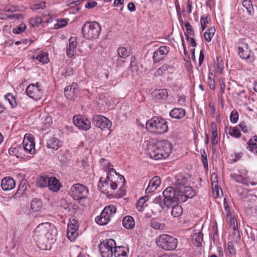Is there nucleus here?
I'll use <instances>...</instances> for the list:
<instances>
[{"mask_svg":"<svg viewBox=\"0 0 257 257\" xmlns=\"http://www.w3.org/2000/svg\"><path fill=\"white\" fill-rule=\"evenodd\" d=\"M42 207V203L40 199L35 198L32 200L31 204V209L36 212L40 210Z\"/></svg>","mask_w":257,"mask_h":257,"instance_id":"obj_37","label":"nucleus"},{"mask_svg":"<svg viewBox=\"0 0 257 257\" xmlns=\"http://www.w3.org/2000/svg\"><path fill=\"white\" fill-rule=\"evenodd\" d=\"M122 225L126 229H133L135 226V220L131 216H126L122 220Z\"/></svg>","mask_w":257,"mask_h":257,"instance_id":"obj_33","label":"nucleus"},{"mask_svg":"<svg viewBox=\"0 0 257 257\" xmlns=\"http://www.w3.org/2000/svg\"><path fill=\"white\" fill-rule=\"evenodd\" d=\"M116 211V209L113 205L105 206L100 214L96 217L95 222L100 225L107 224L115 213Z\"/></svg>","mask_w":257,"mask_h":257,"instance_id":"obj_7","label":"nucleus"},{"mask_svg":"<svg viewBox=\"0 0 257 257\" xmlns=\"http://www.w3.org/2000/svg\"><path fill=\"white\" fill-rule=\"evenodd\" d=\"M153 93L155 98L157 99H166L168 96L166 89L155 90Z\"/></svg>","mask_w":257,"mask_h":257,"instance_id":"obj_34","label":"nucleus"},{"mask_svg":"<svg viewBox=\"0 0 257 257\" xmlns=\"http://www.w3.org/2000/svg\"><path fill=\"white\" fill-rule=\"evenodd\" d=\"M151 226L156 229H164L165 225L164 223H161L160 221L157 218H153L151 219L150 222Z\"/></svg>","mask_w":257,"mask_h":257,"instance_id":"obj_40","label":"nucleus"},{"mask_svg":"<svg viewBox=\"0 0 257 257\" xmlns=\"http://www.w3.org/2000/svg\"><path fill=\"white\" fill-rule=\"evenodd\" d=\"M101 30V26L96 22H86L81 29L83 37L89 40L97 39Z\"/></svg>","mask_w":257,"mask_h":257,"instance_id":"obj_5","label":"nucleus"},{"mask_svg":"<svg viewBox=\"0 0 257 257\" xmlns=\"http://www.w3.org/2000/svg\"><path fill=\"white\" fill-rule=\"evenodd\" d=\"M227 246L230 253L232 255H234L235 254L236 251L235 248L234 247L233 242L231 241L228 242Z\"/></svg>","mask_w":257,"mask_h":257,"instance_id":"obj_56","label":"nucleus"},{"mask_svg":"<svg viewBox=\"0 0 257 257\" xmlns=\"http://www.w3.org/2000/svg\"><path fill=\"white\" fill-rule=\"evenodd\" d=\"M242 6L246 10L247 13L249 15L254 13V10L250 0H243L242 2Z\"/></svg>","mask_w":257,"mask_h":257,"instance_id":"obj_39","label":"nucleus"},{"mask_svg":"<svg viewBox=\"0 0 257 257\" xmlns=\"http://www.w3.org/2000/svg\"><path fill=\"white\" fill-rule=\"evenodd\" d=\"M116 245L115 241L112 239H106L101 242L99 245V249L102 257H112L113 248Z\"/></svg>","mask_w":257,"mask_h":257,"instance_id":"obj_10","label":"nucleus"},{"mask_svg":"<svg viewBox=\"0 0 257 257\" xmlns=\"http://www.w3.org/2000/svg\"><path fill=\"white\" fill-rule=\"evenodd\" d=\"M70 87L71 88V92L74 94H77L78 91V84L76 83L73 82L72 83Z\"/></svg>","mask_w":257,"mask_h":257,"instance_id":"obj_60","label":"nucleus"},{"mask_svg":"<svg viewBox=\"0 0 257 257\" xmlns=\"http://www.w3.org/2000/svg\"><path fill=\"white\" fill-rule=\"evenodd\" d=\"M117 52L119 57L125 58L130 55L131 49L124 47H120L117 49Z\"/></svg>","mask_w":257,"mask_h":257,"instance_id":"obj_41","label":"nucleus"},{"mask_svg":"<svg viewBox=\"0 0 257 257\" xmlns=\"http://www.w3.org/2000/svg\"><path fill=\"white\" fill-rule=\"evenodd\" d=\"M210 20L209 17H206L205 18L202 17L200 19V23L202 30H204L206 27L207 24L208 23V21Z\"/></svg>","mask_w":257,"mask_h":257,"instance_id":"obj_53","label":"nucleus"},{"mask_svg":"<svg viewBox=\"0 0 257 257\" xmlns=\"http://www.w3.org/2000/svg\"><path fill=\"white\" fill-rule=\"evenodd\" d=\"M148 199V196H144L139 199L136 204V207L139 211H143L144 208L147 206V204L146 203V202Z\"/></svg>","mask_w":257,"mask_h":257,"instance_id":"obj_38","label":"nucleus"},{"mask_svg":"<svg viewBox=\"0 0 257 257\" xmlns=\"http://www.w3.org/2000/svg\"><path fill=\"white\" fill-rule=\"evenodd\" d=\"M97 3L94 1H89L85 4V8L86 9L94 8L97 6Z\"/></svg>","mask_w":257,"mask_h":257,"instance_id":"obj_57","label":"nucleus"},{"mask_svg":"<svg viewBox=\"0 0 257 257\" xmlns=\"http://www.w3.org/2000/svg\"><path fill=\"white\" fill-rule=\"evenodd\" d=\"M185 27L186 29V33L185 34V37L186 36H193L194 35V30L193 29V28L192 26L190 25V24L189 22H186L184 24Z\"/></svg>","mask_w":257,"mask_h":257,"instance_id":"obj_47","label":"nucleus"},{"mask_svg":"<svg viewBox=\"0 0 257 257\" xmlns=\"http://www.w3.org/2000/svg\"><path fill=\"white\" fill-rule=\"evenodd\" d=\"M208 85L211 90H214L215 88V81L211 79L210 77L208 78Z\"/></svg>","mask_w":257,"mask_h":257,"instance_id":"obj_62","label":"nucleus"},{"mask_svg":"<svg viewBox=\"0 0 257 257\" xmlns=\"http://www.w3.org/2000/svg\"><path fill=\"white\" fill-rule=\"evenodd\" d=\"M170 201L162 198L161 196L156 197L153 200V203L158 204L159 206L165 211H168L169 209V206H170Z\"/></svg>","mask_w":257,"mask_h":257,"instance_id":"obj_21","label":"nucleus"},{"mask_svg":"<svg viewBox=\"0 0 257 257\" xmlns=\"http://www.w3.org/2000/svg\"><path fill=\"white\" fill-rule=\"evenodd\" d=\"M161 180L159 176L154 177L149 182V185L147 188L146 191L152 192L155 191L160 185Z\"/></svg>","mask_w":257,"mask_h":257,"instance_id":"obj_22","label":"nucleus"},{"mask_svg":"<svg viewBox=\"0 0 257 257\" xmlns=\"http://www.w3.org/2000/svg\"><path fill=\"white\" fill-rule=\"evenodd\" d=\"M156 242L158 247L166 251L175 250L178 243L176 238L167 234H162L158 236Z\"/></svg>","mask_w":257,"mask_h":257,"instance_id":"obj_6","label":"nucleus"},{"mask_svg":"<svg viewBox=\"0 0 257 257\" xmlns=\"http://www.w3.org/2000/svg\"><path fill=\"white\" fill-rule=\"evenodd\" d=\"M227 220L229 228L231 229L238 227L236 219L234 217H231L230 212L227 214Z\"/></svg>","mask_w":257,"mask_h":257,"instance_id":"obj_43","label":"nucleus"},{"mask_svg":"<svg viewBox=\"0 0 257 257\" xmlns=\"http://www.w3.org/2000/svg\"><path fill=\"white\" fill-rule=\"evenodd\" d=\"M32 10H43L46 8V3H38L33 4L31 7Z\"/></svg>","mask_w":257,"mask_h":257,"instance_id":"obj_49","label":"nucleus"},{"mask_svg":"<svg viewBox=\"0 0 257 257\" xmlns=\"http://www.w3.org/2000/svg\"><path fill=\"white\" fill-rule=\"evenodd\" d=\"M148 131L154 134H162L168 130L167 122L159 117H153L146 123Z\"/></svg>","mask_w":257,"mask_h":257,"instance_id":"obj_4","label":"nucleus"},{"mask_svg":"<svg viewBox=\"0 0 257 257\" xmlns=\"http://www.w3.org/2000/svg\"><path fill=\"white\" fill-rule=\"evenodd\" d=\"M228 134L231 137L235 138H239L241 135L238 128L235 127H230L228 128Z\"/></svg>","mask_w":257,"mask_h":257,"instance_id":"obj_46","label":"nucleus"},{"mask_svg":"<svg viewBox=\"0 0 257 257\" xmlns=\"http://www.w3.org/2000/svg\"><path fill=\"white\" fill-rule=\"evenodd\" d=\"M218 134L217 131H212V139H211V143L213 146H215L218 143Z\"/></svg>","mask_w":257,"mask_h":257,"instance_id":"obj_54","label":"nucleus"},{"mask_svg":"<svg viewBox=\"0 0 257 257\" xmlns=\"http://www.w3.org/2000/svg\"><path fill=\"white\" fill-rule=\"evenodd\" d=\"M34 137L33 135L27 134L23 142L24 151H26L30 154L33 155L36 153L35 143Z\"/></svg>","mask_w":257,"mask_h":257,"instance_id":"obj_13","label":"nucleus"},{"mask_svg":"<svg viewBox=\"0 0 257 257\" xmlns=\"http://www.w3.org/2000/svg\"><path fill=\"white\" fill-rule=\"evenodd\" d=\"M246 149L257 154V136H253L247 143Z\"/></svg>","mask_w":257,"mask_h":257,"instance_id":"obj_32","label":"nucleus"},{"mask_svg":"<svg viewBox=\"0 0 257 257\" xmlns=\"http://www.w3.org/2000/svg\"><path fill=\"white\" fill-rule=\"evenodd\" d=\"M230 121L232 123H236L238 119V113L237 111L233 110L230 115Z\"/></svg>","mask_w":257,"mask_h":257,"instance_id":"obj_52","label":"nucleus"},{"mask_svg":"<svg viewBox=\"0 0 257 257\" xmlns=\"http://www.w3.org/2000/svg\"><path fill=\"white\" fill-rule=\"evenodd\" d=\"M128 250L129 249L126 246L115 245L113 255L115 257H127Z\"/></svg>","mask_w":257,"mask_h":257,"instance_id":"obj_25","label":"nucleus"},{"mask_svg":"<svg viewBox=\"0 0 257 257\" xmlns=\"http://www.w3.org/2000/svg\"><path fill=\"white\" fill-rule=\"evenodd\" d=\"M230 178L237 183L248 185V181L246 178L241 174L232 173L229 175Z\"/></svg>","mask_w":257,"mask_h":257,"instance_id":"obj_29","label":"nucleus"},{"mask_svg":"<svg viewBox=\"0 0 257 257\" xmlns=\"http://www.w3.org/2000/svg\"><path fill=\"white\" fill-rule=\"evenodd\" d=\"M125 180L123 176L117 173L113 168L110 169L107 173L106 177H101L99 186L101 185L103 189L106 190L109 187L115 190L118 186L121 188L125 184Z\"/></svg>","mask_w":257,"mask_h":257,"instance_id":"obj_2","label":"nucleus"},{"mask_svg":"<svg viewBox=\"0 0 257 257\" xmlns=\"http://www.w3.org/2000/svg\"><path fill=\"white\" fill-rule=\"evenodd\" d=\"M239 126L241 129L242 131L244 133H247L248 132V128L247 126L245 124V123L243 122H241L239 124Z\"/></svg>","mask_w":257,"mask_h":257,"instance_id":"obj_63","label":"nucleus"},{"mask_svg":"<svg viewBox=\"0 0 257 257\" xmlns=\"http://www.w3.org/2000/svg\"><path fill=\"white\" fill-rule=\"evenodd\" d=\"M241 46L237 48V53L239 57L243 59H245L248 62H252L254 60V56L251 55L248 45L244 41H241Z\"/></svg>","mask_w":257,"mask_h":257,"instance_id":"obj_11","label":"nucleus"},{"mask_svg":"<svg viewBox=\"0 0 257 257\" xmlns=\"http://www.w3.org/2000/svg\"><path fill=\"white\" fill-rule=\"evenodd\" d=\"M16 183L14 179L11 177H6L2 180L1 186L4 191H9L15 188Z\"/></svg>","mask_w":257,"mask_h":257,"instance_id":"obj_19","label":"nucleus"},{"mask_svg":"<svg viewBox=\"0 0 257 257\" xmlns=\"http://www.w3.org/2000/svg\"><path fill=\"white\" fill-rule=\"evenodd\" d=\"M25 190V189L23 188V187L22 188L19 187L15 195L16 197L21 196L24 193Z\"/></svg>","mask_w":257,"mask_h":257,"instance_id":"obj_64","label":"nucleus"},{"mask_svg":"<svg viewBox=\"0 0 257 257\" xmlns=\"http://www.w3.org/2000/svg\"><path fill=\"white\" fill-rule=\"evenodd\" d=\"M67 21L66 19H61L54 25V28L56 29L63 28L67 25Z\"/></svg>","mask_w":257,"mask_h":257,"instance_id":"obj_51","label":"nucleus"},{"mask_svg":"<svg viewBox=\"0 0 257 257\" xmlns=\"http://www.w3.org/2000/svg\"><path fill=\"white\" fill-rule=\"evenodd\" d=\"M186 112L181 108H174L170 112V116L176 119H181L185 115Z\"/></svg>","mask_w":257,"mask_h":257,"instance_id":"obj_30","label":"nucleus"},{"mask_svg":"<svg viewBox=\"0 0 257 257\" xmlns=\"http://www.w3.org/2000/svg\"><path fill=\"white\" fill-rule=\"evenodd\" d=\"M42 22V20L40 17H36L31 18L29 21V23L31 26L33 27H38Z\"/></svg>","mask_w":257,"mask_h":257,"instance_id":"obj_48","label":"nucleus"},{"mask_svg":"<svg viewBox=\"0 0 257 257\" xmlns=\"http://www.w3.org/2000/svg\"><path fill=\"white\" fill-rule=\"evenodd\" d=\"M27 95L36 100L40 99L43 96V92L37 82L36 84H31L26 88Z\"/></svg>","mask_w":257,"mask_h":257,"instance_id":"obj_12","label":"nucleus"},{"mask_svg":"<svg viewBox=\"0 0 257 257\" xmlns=\"http://www.w3.org/2000/svg\"><path fill=\"white\" fill-rule=\"evenodd\" d=\"M62 146L60 141L54 136L50 137L47 140L46 147L55 150H58Z\"/></svg>","mask_w":257,"mask_h":257,"instance_id":"obj_20","label":"nucleus"},{"mask_svg":"<svg viewBox=\"0 0 257 257\" xmlns=\"http://www.w3.org/2000/svg\"><path fill=\"white\" fill-rule=\"evenodd\" d=\"M176 189L174 187H168L163 192V197L169 201L170 203H182L186 201L185 196L180 195L178 192L177 193Z\"/></svg>","mask_w":257,"mask_h":257,"instance_id":"obj_8","label":"nucleus"},{"mask_svg":"<svg viewBox=\"0 0 257 257\" xmlns=\"http://www.w3.org/2000/svg\"><path fill=\"white\" fill-rule=\"evenodd\" d=\"M73 121L75 125L82 130H88L91 127L90 121L81 115H74Z\"/></svg>","mask_w":257,"mask_h":257,"instance_id":"obj_18","label":"nucleus"},{"mask_svg":"<svg viewBox=\"0 0 257 257\" xmlns=\"http://www.w3.org/2000/svg\"><path fill=\"white\" fill-rule=\"evenodd\" d=\"M93 124L101 130L109 128L111 126V121L102 115H95L93 118Z\"/></svg>","mask_w":257,"mask_h":257,"instance_id":"obj_16","label":"nucleus"},{"mask_svg":"<svg viewBox=\"0 0 257 257\" xmlns=\"http://www.w3.org/2000/svg\"><path fill=\"white\" fill-rule=\"evenodd\" d=\"M201 156H202V162L203 164L204 167L205 168H206L208 167V161H207V155L204 151L203 152V153H201Z\"/></svg>","mask_w":257,"mask_h":257,"instance_id":"obj_55","label":"nucleus"},{"mask_svg":"<svg viewBox=\"0 0 257 257\" xmlns=\"http://www.w3.org/2000/svg\"><path fill=\"white\" fill-rule=\"evenodd\" d=\"M174 187L177 193L185 196L186 200L192 198L195 195L194 190L188 184L187 179L182 175H178L175 177Z\"/></svg>","mask_w":257,"mask_h":257,"instance_id":"obj_3","label":"nucleus"},{"mask_svg":"<svg viewBox=\"0 0 257 257\" xmlns=\"http://www.w3.org/2000/svg\"><path fill=\"white\" fill-rule=\"evenodd\" d=\"M88 193L89 191L87 187L79 183L73 185L70 189L71 196L76 200L86 198Z\"/></svg>","mask_w":257,"mask_h":257,"instance_id":"obj_9","label":"nucleus"},{"mask_svg":"<svg viewBox=\"0 0 257 257\" xmlns=\"http://www.w3.org/2000/svg\"><path fill=\"white\" fill-rule=\"evenodd\" d=\"M24 152V148L15 144H13L11 147L9 149V154L13 156H16L17 158H20Z\"/></svg>","mask_w":257,"mask_h":257,"instance_id":"obj_24","label":"nucleus"},{"mask_svg":"<svg viewBox=\"0 0 257 257\" xmlns=\"http://www.w3.org/2000/svg\"><path fill=\"white\" fill-rule=\"evenodd\" d=\"M77 45V41L75 37H71L69 40V45L66 48L67 55L71 58L75 54V49Z\"/></svg>","mask_w":257,"mask_h":257,"instance_id":"obj_23","label":"nucleus"},{"mask_svg":"<svg viewBox=\"0 0 257 257\" xmlns=\"http://www.w3.org/2000/svg\"><path fill=\"white\" fill-rule=\"evenodd\" d=\"M48 187L50 190L53 192H57L60 189L61 185L58 179L55 177H51L50 178Z\"/></svg>","mask_w":257,"mask_h":257,"instance_id":"obj_31","label":"nucleus"},{"mask_svg":"<svg viewBox=\"0 0 257 257\" xmlns=\"http://www.w3.org/2000/svg\"><path fill=\"white\" fill-rule=\"evenodd\" d=\"M27 26L26 24L22 23L19 26L14 28L13 32L15 34H20L26 29Z\"/></svg>","mask_w":257,"mask_h":257,"instance_id":"obj_50","label":"nucleus"},{"mask_svg":"<svg viewBox=\"0 0 257 257\" xmlns=\"http://www.w3.org/2000/svg\"><path fill=\"white\" fill-rule=\"evenodd\" d=\"M78 221L75 219H71L67 226V236L71 241H74L78 235Z\"/></svg>","mask_w":257,"mask_h":257,"instance_id":"obj_14","label":"nucleus"},{"mask_svg":"<svg viewBox=\"0 0 257 257\" xmlns=\"http://www.w3.org/2000/svg\"><path fill=\"white\" fill-rule=\"evenodd\" d=\"M169 51V47L166 45L160 46L153 53L152 57L153 63L156 64L160 62L167 55Z\"/></svg>","mask_w":257,"mask_h":257,"instance_id":"obj_17","label":"nucleus"},{"mask_svg":"<svg viewBox=\"0 0 257 257\" xmlns=\"http://www.w3.org/2000/svg\"><path fill=\"white\" fill-rule=\"evenodd\" d=\"M50 178L46 175L40 176L37 182V186L41 188L48 187L49 182L50 181Z\"/></svg>","mask_w":257,"mask_h":257,"instance_id":"obj_36","label":"nucleus"},{"mask_svg":"<svg viewBox=\"0 0 257 257\" xmlns=\"http://www.w3.org/2000/svg\"><path fill=\"white\" fill-rule=\"evenodd\" d=\"M169 69H171V67L168 64H164L159 68L154 73L155 76H163L168 73Z\"/></svg>","mask_w":257,"mask_h":257,"instance_id":"obj_35","label":"nucleus"},{"mask_svg":"<svg viewBox=\"0 0 257 257\" xmlns=\"http://www.w3.org/2000/svg\"><path fill=\"white\" fill-rule=\"evenodd\" d=\"M169 209H171L170 213L173 217L178 218L183 213L182 207L175 203L170 204Z\"/></svg>","mask_w":257,"mask_h":257,"instance_id":"obj_26","label":"nucleus"},{"mask_svg":"<svg viewBox=\"0 0 257 257\" xmlns=\"http://www.w3.org/2000/svg\"><path fill=\"white\" fill-rule=\"evenodd\" d=\"M49 222L41 223L37 226L33 233V237L37 241L44 240Z\"/></svg>","mask_w":257,"mask_h":257,"instance_id":"obj_15","label":"nucleus"},{"mask_svg":"<svg viewBox=\"0 0 257 257\" xmlns=\"http://www.w3.org/2000/svg\"><path fill=\"white\" fill-rule=\"evenodd\" d=\"M57 233V230L55 226L49 222L48 228L45 234V239L53 240Z\"/></svg>","mask_w":257,"mask_h":257,"instance_id":"obj_27","label":"nucleus"},{"mask_svg":"<svg viewBox=\"0 0 257 257\" xmlns=\"http://www.w3.org/2000/svg\"><path fill=\"white\" fill-rule=\"evenodd\" d=\"M232 229L233 230L232 234L233 235V238L236 239H239L240 236L239 231L238 230V227L235 228H232Z\"/></svg>","mask_w":257,"mask_h":257,"instance_id":"obj_59","label":"nucleus"},{"mask_svg":"<svg viewBox=\"0 0 257 257\" xmlns=\"http://www.w3.org/2000/svg\"><path fill=\"white\" fill-rule=\"evenodd\" d=\"M186 39L189 42V45L191 46L195 47L196 46V43L193 38H190L189 36L187 35L186 37Z\"/></svg>","mask_w":257,"mask_h":257,"instance_id":"obj_58","label":"nucleus"},{"mask_svg":"<svg viewBox=\"0 0 257 257\" xmlns=\"http://www.w3.org/2000/svg\"><path fill=\"white\" fill-rule=\"evenodd\" d=\"M172 145L167 140L159 141L148 146V153L150 157L156 160L166 159L172 150Z\"/></svg>","mask_w":257,"mask_h":257,"instance_id":"obj_1","label":"nucleus"},{"mask_svg":"<svg viewBox=\"0 0 257 257\" xmlns=\"http://www.w3.org/2000/svg\"><path fill=\"white\" fill-rule=\"evenodd\" d=\"M192 243L196 246L201 245L203 240V234L202 232H195L191 235Z\"/></svg>","mask_w":257,"mask_h":257,"instance_id":"obj_28","label":"nucleus"},{"mask_svg":"<svg viewBox=\"0 0 257 257\" xmlns=\"http://www.w3.org/2000/svg\"><path fill=\"white\" fill-rule=\"evenodd\" d=\"M215 33V29L214 27L209 28L204 34L205 40L209 42Z\"/></svg>","mask_w":257,"mask_h":257,"instance_id":"obj_42","label":"nucleus"},{"mask_svg":"<svg viewBox=\"0 0 257 257\" xmlns=\"http://www.w3.org/2000/svg\"><path fill=\"white\" fill-rule=\"evenodd\" d=\"M221 59L220 58L217 57V62L218 64L217 70L221 73L223 69V63L221 62Z\"/></svg>","mask_w":257,"mask_h":257,"instance_id":"obj_61","label":"nucleus"},{"mask_svg":"<svg viewBox=\"0 0 257 257\" xmlns=\"http://www.w3.org/2000/svg\"><path fill=\"white\" fill-rule=\"evenodd\" d=\"M5 99L7 100L12 107H15L17 105L15 97L11 93H8L5 96Z\"/></svg>","mask_w":257,"mask_h":257,"instance_id":"obj_45","label":"nucleus"},{"mask_svg":"<svg viewBox=\"0 0 257 257\" xmlns=\"http://www.w3.org/2000/svg\"><path fill=\"white\" fill-rule=\"evenodd\" d=\"M35 59L43 63H47L49 62L48 54L42 52L36 56Z\"/></svg>","mask_w":257,"mask_h":257,"instance_id":"obj_44","label":"nucleus"}]
</instances>
